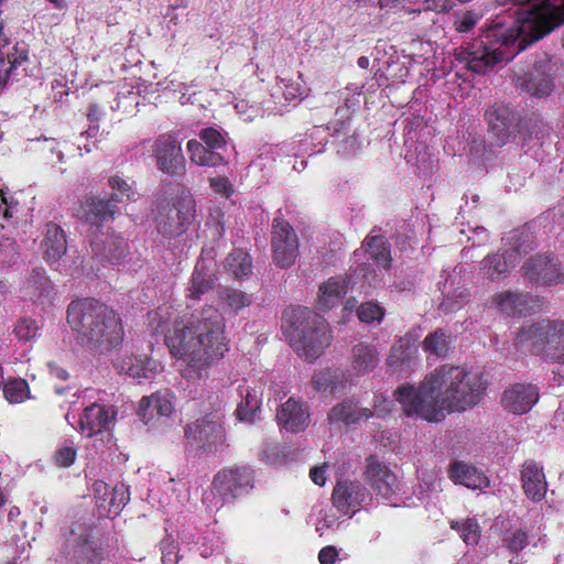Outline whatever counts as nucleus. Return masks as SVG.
<instances>
[{
  "mask_svg": "<svg viewBox=\"0 0 564 564\" xmlns=\"http://www.w3.org/2000/svg\"><path fill=\"white\" fill-rule=\"evenodd\" d=\"M488 380L481 372L470 373L460 366L442 365L425 376L417 387L400 384L393 392L406 416L440 422L446 414L475 406Z\"/></svg>",
  "mask_w": 564,
  "mask_h": 564,
  "instance_id": "nucleus-1",
  "label": "nucleus"
},
{
  "mask_svg": "<svg viewBox=\"0 0 564 564\" xmlns=\"http://www.w3.org/2000/svg\"><path fill=\"white\" fill-rule=\"evenodd\" d=\"M224 333L225 318L213 306L174 322L166 341L171 352L187 362L184 376L200 377L203 370L224 356L227 350Z\"/></svg>",
  "mask_w": 564,
  "mask_h": 564,
  "instance_id": "nucleus-2",
  "label": "nucleus"
},
{
  "mask_svg": "<svg viewBox=\"0 0 564 564\" xmlns=\"http://www.w3.org/2000/svg\"><path fill=\"white\" fill-rule=\"evenodd\" d=\"M67 323L83 345L101 354L117 348L123 340L119 316L94 299L72 301L67 307Z\"/></svg>",
  "mask_w": 564,
  "mask_h": 564,
  "instance_id": "nucleus-3",
  "label": "nucleus"
},
{
  "mask_svg": "<svg viewBox=\"0 0 564 564\" xmlns=\"http://www.w3.org/2000/svg\"><path fill=\"white\" fill-rule=\"evenodd\" d=\"M283 327L286 328L294 350L312 362L330 344V335L322 316L306 307H291L283 313Z\"/></svg>",
  "mask_w": 564,
  "mask_h": 564,
  "instance_id": "nucleus-4",
  "label": "nucleus"
},
{
  "mask_svg": "<svg viewBox=\"0 0 564 564\" xmlns=\"http://www.w3.org/2000/svg\"><path fill=\"white\" fill-rule=\"evenodd\" d=\"M486 120L491 142L497 147H503L516 133L525 141L533 134L542 133V121L532 115L521 120L519 113L509 105L495 104L486 110Z\"/></svg>",
  "mask_w": 564,
  "mask_h": 564,
  "instance_id": "nucleus-5",
  "label": "nucleus"
},
{
  "mask_svg": "<svg viewBox=\"0 0 564 564\" xmlns=\"http://www.w3.org/2000/svg\"><path fill=\"white\" fill-rule=\"evenodd\" d=\"M194 213L195 200L192 196L159 203L154 217L158 232L167 239L181 236L193 221Z\"/></svg>",
  "mask_w": 564,
  "mask_h": 564,
  "instance_id": "nucleus-6",
  "label": "nucleus"
},
{
  "mask_svg": "<svg viewBox=\"0 0 564 564\" xmlns=\"http://www.w3.org/2000/svg\"><path fill=\"white\" fill-rule=\"evenodd\" d=\"M184 434L191 446L204 452L216 451L226 441L223 415L213 413L196 420L186 425Z\"/></svg>",
  "mask_w": 564,
  "mask_h": 564,
  "instance_id": "nucleus-7",
  "label": "nucleus"
},
{
  "mask_svg": "<svg viewBox=\"0 0 564 564\" xmlns=\"http://www.w3.org/2000/svg\"><path fill=\"white\" fill-rule=\"evenodd\" d=\"M274 263L281 269L292 267L299 256V238L294 228L284 219L275 218L271 231Z\"/></svg>",
  "mask_w": 564,
  "mask_h": 564,
  "instance_id": "nucleus-8",
  "label": "nucleus"
},
{
  "mask_svg": "<svg viewBox=\"0 0 564 564\" xmlns=\"http://www.w3.org/2000/svg\"><path fill=\"white\" fill-rule=\"evenodd\" d=\"M158 170L172 177L185 174L186 161L181 143L171 134L159 135L152 144Z\"/></svg>",
  "mask_w": 564,
  "mask_h": 564,
  "instance_id": "nucleus-9",
  "label": "nucleus"
},
{
  "mask_svg": "<svg viewBox=\"0 0 564 564\" xmlns=\"http://www.w3.org/2000/svg\"><path fill=\"white\" fill-rule=\"evenodd\" d=\"M530 282L540 285H556L564 281L560 260L553 253H538L530 257L521 267Z\"/></svg>",
  "mask_w": 564,
  "mask_h": 564,
  "instance_id": "nucleus-10",
  "label": "nucleus"
},
{
  "mask_svg": "<svg viewBox=\"0 0 564 564\" xmlns=\"http://www.w3.org/2000/svg\"><path fill=\"white\" fill-rule=\"evenodd\" d=\"M554 67L555 64L550 58L539 59L534 63L532 70L517 77L516 85L534 97H546L554 88Z\"/></svg>",
  "mask_w": 564,
  "mask_h": 564,
  "instance_id": "nucleus-11",
  "label": "nucleus"
},
{
  "mask_svg": "<svg viewBox=\"0 0 564 564\" xmlns=\"http://www.w3.org/2000/svg\"><path fill=\"white\" fill-rule=\"evenodd\" d=\"M213 486L225 501L235 500L252 488V471L248 467L223 469L214 477Z\"/></svg>",
  "mask_w": 564,
  "mask_h": 564,
  "instance_id": "nucleus-12",
  "label": "nucleus"
},
{
  "mask_svg": "<svg viewBox=\"0 0 564 564\" xmlns=\"http://www.w3.org/2000/svg\"><path fill=\"white\" fill-rule=\"evenodd\" d=\"M367 499H370L368 490L357 481L339 480L332 495L333 505L343 513H352L359 509Z\"/></svg>",
  "mask_w": 564,
  "mask_h": 564,
  "instance_id": "nucleus-13",
  "label": "nucleus"
},
{
  "mask_svg": "<svg viewBox=\"0 0 564 564\" xmlns=\"http://www.w3.org/2000/svg\"><path fill=\"white\" fill-rule=\"evenodd\" d=\"M522 252L519 246L487 256L481 261L480 272L484 278L496 281L506 278L520 261Z\"/></svg>",
  "mask_w": 564,
  "mask_h": 564,
  "instance_id": "nucleus-14",
  "label": "nucleus"
},
{
  "mask_svg": "<svg viewBox=\"0 0 564 564\" xmlns=\"http://www.w3.org/2000/svg\"><path fill=\"white\" fill-rule=\"evenodd\" d=\"M539 389L531 383H516L507 389L501 397L502 406L513 414L529 412L539 401Z\"/></svg>",
  "mask_w": 564,
  "mask_h": 564,
  "instance_id": "nucleus-15",
  "label": "nucleus"
},
{
  "mask_svg": "<svg viewBox=\"0 0 564 564\" xmlns=\"http://www.w3.org/2000/svg\"><path fill=\"white\" fill-rule=\"evenodd\" d=\"M276 422L286 432L299 433L310 424L308 406L294 398H290L276 410Z\"/></svg>",
  "mask_w": 564,
  "mask_h": 564,
  "instance_id": "nucleus-16",
  "label": "nucleus"
},
{
  "mask_svg": "<svg viewBox=\"0 0 564 564\" xmlns=\"http://www.w3.org/2000/svg\"><path fill=\"white\" fill-rule=\"evenodd\" d=\"M91 248L95 257L110 264L120 263L129 253L127 240L115 234L95 238Z\"/></svg>",
  "mask_w": 564,
  "mask_h": 564,
  "instance_id": "nucleus-17",
  "label": "nucleus"
},
{
  "mask_svg": "<svg viewBox=\"0 0 564 564\" xmlns=\"http://www.w3.org/2000/svg\"><path fill=\"white\" fill-rule=\"evenodd\" d=\"M365 474L370 486L378 495L389 498L394 494L398 487L397 476L372 456L367 459Z\"/></svg>",
  "mask_w": 564,
  "mask_h": 564,
  "instance_id": "nucleus-18",
  "label": "nucleus"
},
{
  "mask_svg": "<svg viewBox=\"0 0 564 564\" xmlns=\"http://www.w3.org/2000/svg\"><path fill=\"white\" fill-rule=\"evenodd\" d=\"M524 495L532 501L539 502L545 498L547 482L543 468L534 460H525L520 473Z\"/></svg>",
  "mask_w": 564,
  "mask_h": 564,
  "instance_id": "nucleus-19",
  "label": "nucleus"
},
{
  "mask_svg": "<svg viewBox=\"0 0 564 564\" xmlns=\"http://www.w3.org/2000/svg\"><path fill=\"white\" fill-rule=\"evenodd\" d=\"M119 213V206L109 199L89 197L80 206L77 216L91 226H100Z\"/></svg>",
  "mask_w": 564,
  "mask_h": 564,
  "instance_id": "nucleus-20",
  "label": "nucleus"
},
{
  "mask_svg": "<svg viewBox=\"0 0 564 564\" xmlns=\"http://www.w3.org/2000/svg\"><path fill=\"white\" fill-rule=\"evenodd\" d=\"M216 262L214 260L199 259L194 268L187 296L192 300H199L203 294L215 286Z\"/></svg>",
  "mask_w": 564,
  "mask_h": 564,
  "instance_id": "nucleus-21",
  "label": "nucleus"
},
{
  "mask_svg": "<svg viewBox=\"0 0 564 564\" xmlns=\"http://www.w3.org/2000/svg\"><path fill=\"white\" fill-rule=\"evenodd\" d=\"M115 420V412L110 409L93 403L84 410L79 420L80 430L86 433L88 437L109 430Z\"/></svg>",
  "mask_w": 564,
  "mask_h": 564,
  "instance_id": "nucleus-22",
  "label": "nucleus"
},
{
  "mask_svg": "<svg viewBox=\"0 0 564 564\" xmlns=\"http://www.w3.org/2000/svg\"><path fill=\"white\" fill-rule=\"evenodd\" d=\"M416 361L417 337L408 333L393 345L388 365L394 370L403 371L410 369Z\"/></svg>",
  "mask_w": 564,
  "mask_h": 564,
  "instance_id": "nucleus-23",
  "label": "nucleus"
},
{
  "mask_svg": "<svg viewBox=\"0 0 564 564\" xmlns=\"http://www.w3.org/2000/svg\"><path fill=\"white\" fill-rule=\"evenodd\" d=\"M547 330L545 319L522 326L517 334L516 345L533 354H542L549 350L546 343Z\"/></svg>",
  "mask_w": 564,
  "mask_h": 564,
  "instance_id": "nucleus-24",
  "label": "nucleus"
},
{
  "mask_svg": "<svg viewBox=\"0 0 564 564\" xmlns=\"http://www.w3.org/2000/svg\"><path fill=\"white\" fill-rule=\"evenodd\" d=\"M372 416V411L368 408L358 406L357 402L345 399L335 404L327 414L329 424L351 425Z\"/></svg>",
  "mask_w": 564,
  "mask_h": 564,
  "instance_id": "nucleus-25",
  "label": "nucleus"
},
{
  "mask_svg": "<svg viewBox=\"0 0 564 564\" xmlns=\"http://www.w3.org/2000/svg\"><path fill=\"white\" fill-rule=\"evenodd\" d=\"M173 410L172 395L167 392H158L140 400L138 413L148 424L154 414L158 417H169Z\"/></svg>",
  "mask_w": 564,
  "mask_h": 564,
  "instance_id": "nucleus-26",
  "label": "nucleus"
},
{
  "mask_svg": "<svg viewBox=\"0 0 564 564\" xmlns=\"http://www.w3.org/2000/svg\"><path fill=\"white\" fill-rule=\"evenodd\" d=\"M41 247L43 259L51 265L56 263L67 250L64 230L56 224H47Z\"/></svg>",
  "mask_w": 564,
  "mask_h": 564,
  "instance_id": "nucleus-27",
  "label": "nucleus"
},
{
  "mask_svg": "<svg viewBox=\"0 0 564 564\" xmlns=\"http://www.w3.org/2000/svg\"><path fill=\"white\" fill-rule=\"evenodd\" d=\"M449 478L470 489H482L489 486V479L482 471L464 462H455L451 465Z\"/></svg>",
  "mask_w": 564,
  "mask_h": 564,
  "instance_id": "nucleus-28",
  "label": "nucleus"
},
{
  "mask_svg": "<svg viewBox=\"0 0 564 564\" xmlns=\"http://www.w3.org/2000/svg\"><path fill=\"white\" fill-rule=\"evenodd\" d=\"M361 252L368 254V260H372L378 267L390 269L392 261L390 245L383 236H368L364 240V248L356 250L354 256L357 258Z\"/></svg>",
  "mask_w": 564,
  "mask_h": 564,
  "instance_id": "nucleus-29",
  "label": "nucleus"
},
{
  "mask_svg": "<svg viewBox=\"0 0 564 564\" xmlns=\"http://www.w3.org/2000/svg\"><path fill=\"white\" fill-rule=\"evenodd\" d=\"M121 372L132 378H150L161 370V365L148 356H133L123 359L118 366Z\"/></svg>",
  "mask_w": 564,
  "mask_h": 564,
  "instance_id": "nucleus-30",
  "label": "nucleus"
},
{
  "mask_svg": "<svg viewBox=\"0 0 564 564\" xmlns=\"http://www.w3.org/2000/svg\"><path fill=\"white\" fill-rule=\"evenodd\" d=\"M377 349L368 344H357L351 349V366L358 373H366L373 370L379 361Z\"/></svg>",
  "mask_w": 564,
  "mask_h": 564,
  "instance_id": "nucleus-31",
  "label": "nucleus"
},
{
  "mask_svg": "<svg viewBox=\"0 0 564 564\" xmlns=\"http://www.w3.org/2000/svg\"><path fill=\"white\" fill-rule=\"evenodd\" d=\"M261 387L246 389L243 400L240 402L236 410L237 417L240 421L254 423L259 419V413L261 410Z\"/></svg>",
  "mask_w": 564,
  "mask_h": 564,
  "instance_id": "nucleus-32",
  "label": "nucleus"
},
{
  "mask_svg": "<svg viewBox=\"0 0 564 564\" xmlns=\"http://www.w3.org/2000/svg\"><path fill=\"white\" fill-rule=\"evenodd\" d=\"M530 301L528 294L511 291L495 296L497 306L508 315H525L530 311Z\"/></svg>",
  "mask_w": 564,
  "mask_h": 564,
  "instance_id": "nucleus-33",
  "label": "nucleus"
},
{
  "mask_svg": "<svg viewBox=\"0 0 564 564\" xmlns=\"http://www.w3.org/2000/svg\"><path fill=\"white\" fill-rule=\"evenodd\" d=\"M318 305L325 310L336 306L347 292L346 281L341 278H330L319 289Z\"/></svg>",
  "mask_w": 564,
  "mask_h": 564,
  "instance_id": "nucleus-34",
  "label": "nucleus"
},
{
  "mask_svg": "<svg viewBox=\"0 0 564 564\" xmlns=\"http://www.w3.org/2000/svg\"><path fill=\"white\" fill-rule=\"evenodd\" d=\"M191 161L202 166H218L225 162L224 156L199 141L193 139L187 142Z\"/></svg>",
  "mask_w": 564,
  "mask_h": 564,
  "instance_id": "nucleus-35",
  "label": "nucleus"
},
{
  "mask_svg": "<svg viewBox=\"0 0 564 564\" xmlns=\"http://www.w3.org/2000/svg\"><path fill=\"white\" fill-rule=\"evenodd\" d=\"M225 269L235 279L240 280L252 273V259L242 249L232 250L225 259Z\"/></svg>",
  "mask_w": 564,
  "mask_h": 564,
  "instance_id": "nucleus-36",
  "label": "nucleus"
},
{
  "mask_svg": "<svg viewBox=\"0 0 564 564\" xmlns=\"http://www.w3.org/2000/svg\"><path fill=\"white\" fill-rule=\"evenodd\" d=\"M109 495L108 503L99 502V516L101 517L118 516L130 500L128 487L122 482L115 485Z\"/></svg>",
  "mask_w": 564,
  "mask_h": 564,
  "instance_id": "nucleus-37",
  "label": "nucleus"
},
{
  "mask_svg": "<svg viewBox=\"0 0 564 564\" xmlns=\"http://www.w3.org/2000/svg\"><path fill=\"white\" fill-rule=\"evenodd\" d=\"M423 348L426 352L443 358L449 350L448 336L443 329L438 328L426 336L423 341Z\"/></svg>",
  "mask_w": 564,
  "mask_h": 564,
  "instance_id": "nucleus-38",
  "label": "nucleus"
},
{
  "mask_svg": "<svg viewBox=\"0 0 564 564\" xmlns=\"http://www.w3.org/2000/svg\"><path fill=\"white\" fill-rule=\"evenodd\" d=\"M220 301L234 312H238L250 305L251 297L237 289L224 288L218 292Z\"/></svg>",
  "mask_w": 564,
  "mask_h": 564,
  "instance_id": "nucleus-39",
  "label": "nucleus"
},
{
  "mask_svg": "<svg viewBox=\"0 0 564 564\" xmlns=\"http://www.w3.org/2000/svg\"><path fill=\"white\" fill-rule=\"evenodd\" d=\"M110 188L112 189V193L110 197L108 198L109 202L115 203L117 206L118 204H124L132 199H134L135 192L133 188L121 177L119 176H112L108 181Z\"/></svg>",
  "mask_w": 564,
  "mask_h": 564,
  "instance_id": "nucleus-40",
  "label": "nucleus"
},
{
  "mask_svg": "<svg viewBox=\"0 0 564 564\" xmlns=\"http://www.w3.org/2000/svg\"><path fill=\"white\" fill-rule=\"evenodd\" d=\"M3 395L10 403L23 402L30 395V388L24 379H12L3 384Z\"/></svg>",
  "mask_w": 564,
  "mask_h": 564,
  "instance_id": "nucleus-41",
  "label": "nucleus"
},
{
  "mask_svg": "<svg viewBox=\"0 0 564 564\" xmlns=\"http://www.w3.org/2000/svg\"><path fill=\"white\" fill-rule=\"evenodd\" d=\"M469 300V293L465 288H458L453 293L445 295L440 303L438 310L445 314L454 313L460 310Z\"/></svg>",
  "mask_w": 564,
  "mask_h": 564,
  "instance_id": "nucleus-42",
  "label": "nucleus"
},
{
  "mask_svg": "<svg viewBox=\"0 0 564 564\" xmlns=\"http://www.w3.org/2000/svg\"><path fill=\"white\" fill-rule=\"evenodd\" d=\"M68 542L78 546L79 550L76 552L79 555H88L93 551L90 544V529L84 524H76L72 528Z\"/></svg>",
  "mask_w": 564,
  "mask_h": 564,
  "instance_id": "nucleus-43",
  "label": "nucleus"
},
{
  "mask_svg": "<svg viewBox=\"0 0 564 564\" xmlns=\"http://www.w3.org/2000/svg\"><path fill=\"white\" fill-rule=\"evenodd\" d=\"M56 292L51 280L37 272V306L47 310L54 305Z\"/></svg>",
  "mask_w": 564,
  "mask_h": 564,
  "instance_id": "nucleus-44",
  "label": "nucleus"
},
{
  "mask_svg": "<svg viewBox=\"0 0 564 564\" xmlns=\"http://www.w3.org/2000/svg\"><path fill=\"white\" fill-rule=\"evenodd\" d=\"M547 330L546 343L549 350H558L564 345V321L563 319H545Z\"/></svg>",
  "mask_w": 564,
  "mask_h": 564,
  "instance_id": "nucleus-45",
  "label": "nucleus"
},
{
  "mask_svg": "<svg viewBox=\"0 0 564 564\" xmlns=\"http://www.w3.org/2000/svg\"><path fill=\"white\" fill-rule=\"evenodd\" d=\"M26 57L28 55L24 51H21L19 54L8 55L7 59L0 57V89L8 83L12 70L22 62H25Z\"/></svg>",
  "mask_w": 564,
  "mask_h": 564,
  "instance_id": "nucleus-46",
  "label": "nucleus"
},
{
  "mask_svg": "<svg viewBox=\"0 0 564 564\" xmlns=\"http://www.w3.org/2000/svg\"><path fill=\"white\" fill-rule=\"evenodd\" d=\"M452 528L460 532V536L467 545H476L479 541L480 531L478 523L468 519L465 522H453Z\"/></svg>",
  "mask_w": 564,
  "mask_h": 564,
  "instance_id": "nucleus-47",
  "label": "nucleus"
},
{
  "mask_svg": "<svg viewBox=\"0 0 564 564\" xmlns=\"http://www.w3.org/2000/svg\"><path fill=\"white\" fill-rule=\"evenodd\" d=\"M357 313L359 319L365 323L380 322L383 317V308L372 302L361 304Z\"/></svg>",
  "mask_w": 564,
  "mask_h": 564,
  "instance_id": "nucleus-48",
  "label": "nucleus"
},
{
  "mask_svg": "<svg viewBox=\"0 0 564 564\" xmlns=\"http://www.w3.org/2000/svg\"><path fill=\"white\" fill-rule=\"evenodd\" d=\"M13 332L19 340L29 341L35 337V322L31 317H21Z\"/></svg>",
  "mask_w": 564,
  "mask_h": 564,
  "instance_id": "nucleus-49",
  "label": "nucleus"
},
{
  "mask_svg": "<svg viewBox=\"0 0 564 564\" xmlns=\"http://www.w3.org/2000/svg\"><path fill=\"white\" fill-rule=\"evenodd\" d=\"M199 138L204 141L205 145L218 151L224 148L226 142L221 133L214 128H205L199 132Z\"/></svg>",
  "mask_w": 564,
  "mask_h": 564,
  "instance_id": "nucleus-50",
  "label": "nucleus"
},
{
  "mask_svg": "<svg viewBox=\"0 0 564 564\" xmlns=\"http://www.w3.org/2000/svg\"><path fill=\"white\" fill-rule=\"evenodd\" d=\"M354 275L361 278L364 280L362 283L367 286L375 285L378 281L376 270L372 268V264L367 261H364L355 268Z\"/></svg>",
  "mask_w": 564,
  "mask_h": 564,
  "instance_id": "nucleus-51",
  "label": "nucleus"
},
{
  "mask_svg": "<svg viewBox=\"0 0 564 564\" xmlns=\"http://www.w3.org/2000/svg\"><path fill=\"white\" fill-rule=\"evenodd\" d=\"M312 383L317 391L325 392L334 388V375L328 369L319 371L313 376Z\"/></svg>",
  "mask_w": 564,
  "mask_h": 564,
  "instance_id": "nucleus-52",
  "label": "nucleus"
},
{
  "mask_svg": "<svg viewBox=\"0 0 564 564\" xmlns=\"http://www.w3.org/2000/svg\"><path fill=\"white\" fill-rule=\"evenodd\" d=\"M279 88L282 90V94L286 100H294L300 98L305 93L304 87L299 82L290 83V80L286 79L280 80Z\"/></svg>",
  "mask_w": 564,
  "mask_h": 564,
  "instance_id": "nucleus-53",
  "label": "nucleus"
},
{
  "mask_svg": "<svg viewBox=\"0 0 564 564\" xmlns=\"http://www.w3.org/2000/svg\"><path fill=\"white\" fill-rule=\"evenodd\" d=\"M479 14L475 11L465 12L459 20L456 21V31L465 33L470 31L479 21Z\"/></svg>",
  "mask_w": 564,
  "mask_h": 564,
  "instance_id": "nucleus-54",
  "label": "nucleus"
},
{
  "mask_svg": "<svg viewBox=\"0 0 564 564\" xmlns=\"http://www.w3.org/2000/svg\"><path fill=\"white\" fill-rule=\"evenodd\" d=\"M528 544V535L522 530H517L510 538L506 540V545L511 552L518 553Z\"/></svg>",
  "mask_w": 564,
  "mask_h": 564,
  "instance_id": "nucleus-55",
  "label": "nucleus"
},
{
  "mask_svg": "<svg viewBox=\"0 0 564 564\" xmlns=\"http://www.w3.org/2000/svg\"><path fill=\"white\" fill-rule=\"evenodd\" d=\"M76 457V449L70 446L59 448L55 453V462L58 466L68 467L70 466Z\"/></svg>",
  "mask_w": 564,
  "mask_h": 564,
  "instance_id": "nucleus-56",
  "label": "nucleus"
},
{
  "mask_svg": "<svg viewBox=\"0 0 564 564\" xmlns=\"http://www.w3.org/2000/svg\"><path fill=\"white\" fill-rule=\"evenodd\" d=\"M359 149L360 141L356 135H350L340 142L337 152L343 156H349L357 153Z\"/></svg>",
  "mask_w": 564,
  "mask_h": 564,
  "instance_id": "nucleus-57",
  "label": "nucleus"
},
{
  "mask_svg": "<svg viewBox=\"0 0 564 564\" xmlns=\"http://www.w3.org/2000/svg\"><path fill=\"white\" fill-rule=\"evenodd\" d=\"M94 496L96 498L97 508L99 509V502L108 503L110 497V490L108 485L101 480L95 481L93 485Z\"/></svg>",
  "mask_w": 564,
  "mask_h": 564,
  "instance_id": "nucleus-58",
  "label": "nucleus"
},
{
  "mask_svg": "<svg viewBox=\"0 0 564 564\" xmlns=\"http://www.w3.org/2000/svg\"><path fill=\"white\" fill-rule=\"evenodd\" d=\"M46 367L48 373L58 381H66L69 378L67 370L61 367L57 362L50 361Z\"/></svg>",
  "mask_w": 564,
  "mask_h": 564,
  "instance_id": "nucleus-59",
  "label": "nucleus"
},
{
  "mask_svg": "<svg viewBox=\"0 0 564 564\" xmlns=\"http://www.w3.org/2000/svg\"><path fill=\"white\" fill-rule=\"evenodd\" d=\"M338 552L335 546H325L319 551L318 560L321 564H335Z\"/></svg>",
  "mask_w": 564,
  "mask_h": 564,
  "instance_id": "nucleus-60",
  "label": "nucleus"
},
{
  "mask_svg": "<svg viewBox=\"0 0 564 564\" xmlns=\"http://www.w3.org/2000/svg\"><path fill=\"white\" fill-rule=\"evenodd\" d=\"M0 214L3 218H11L12 217V209H13V202H9L7 194L3 189H0Z\"/></svg>",
  "mask_w": 564,
  "mask_h": 564,
  "instance_id": "nucleus-61",
  "label": "nucleus"
},
{
  "mask_svg": "<svg viewBox=\"0 0 564 564\" xmlns=\"http://www.w3.org/2000/svg\"><path fill=\"white\" fill-rule=\"evenodd\" d=\"M325 468H326V465L316 466L311 469V473H310L311 479L313 480V482H315L318 486H323L326 481Z\"/></svg>",
  "mask_w": 564,
  "mask_h": 564,
  "instance_id": "nucleus-62",
  "label": "nucleus"
},
{
  "mask_svg": "<svg viewBox=\"0 0 564 564\" xmlns=\"http://www.w3.org/2000/svg\"><path fill=\"white\" fill-rule=\"evenodd\" d=\"M56 145H57V143L55 142V140L44 139L43 144L41 145V151L50 152L51 155H53L56 152V161L61 162L63 159V153L59 150L56 151Z\"/></svg>",
  "mask_w": 564,
  "mask_h": 564,
  "instance_id": "nucleus-63",
  "label": "nucleus"
},
{
  "mask_svg": "<svg viewBox=\"0 0 564 564\" xmlns=\"http://www.w3.org/2000/svg\"><path fill=\"white\" fill-rule=\"evenodd\" d=\"M174 546L172 547V550H169V551H164L163 550V555H162V562L163 564H176L177 563V554L174 552Z\"/></svg>",
  "mask_w": 564,
  "mask_h": 564,
  "instance_id": "nucleus-64",
  "label": "nucleus"
}]
</instances>
